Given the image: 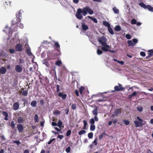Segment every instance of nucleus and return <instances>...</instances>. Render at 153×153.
Segmentation results:
<instances>
[{"label":"nucleus","instance_id":"f257e3e1","mask_svg":"<svg viewBox=\"0 0 153 153\" xmlns=\"http://www.w3.org/2000/svg\"><path fill=\"white\" fill-rule=\"evenodd\" d=\"M16 24H17L18 27H19L21 29L23 28L24 26L23 24H22L20 22H16L14 21H13L11 22V26L10 28H9L7 26H6V28H7L9 29V33H11L13 31H17V28L16 27L14 28L13 30H12V28L13 27V25Z\"/></svg>","mask_w":153,"mask_h":153},{"label":"nucleus","instance_id":"f03ea898","mask_svg":"<svg viewBox=\"0 0 153 153\" xmlns=\"http://www.w3.org/2000/svg\"><path fill=\"white\" fill-rule=\"evenodd\" d=\"M82 15L84 16H85L88 13H89L90 15H92L94 13L93 10L88 6L83 7L82 9Z\"/></svg>","mask_w":153,"mask_h":153},{"label":"nucleus","instance_id":"7ed1b4c3","mask_svg":"<svg viewBox=\"0 0 153 153\" xmlns=\"http://www.w3.org/2000/svg\"><path fill=\"white\" fill-rule=\"evenodd\" d=\"M53 42L54 43L55 49H56V51L57 52L56 55H59L61 54L60 45L58 42L54 41Z\"/></svg>","mask_w":153,"mask_h":153},{"label":"nucleus","instance_id":"20e7f679","mask_svg":"<svg viewBox=\"0 0 153 153\" xmlns=\"http://www.w3.org/2000/svg\"><path fill=\"white\" fill-rule=\"evenodd\" d=\"M137 120L139 121V122L137 120H135L134 121V123L135 125V127H138L140 126H142L143 120L142 119L138 116H137Z\"/></svg>","mask_w":153,"mask_h":153},{"label":"nucleus","instance_id":"39448f33","mask_svg":"<svg viewBox=\"0 0 153 153\" xmlns=\"http://www.w3.org/2000/svg\"><path fill=\"white\" fill-rule=\"evenodd\" d=\"M81 13H82V9L80 8L78 9L76 13V16L79 19L81 20L83 17L81 14Z\"/></svg>","mask_w":153,"mask_h":153},{"label":"nucleus","instance_id":"423d86ee","mask_svg":"<svg viewBox=\"0 0 153 153\" xmlns=\"http://www.w3.org/2000/svg\"><path fill=\"white\" fill-rule=\"evenodd\" d=\"M106 41V38L104 36H102L98 40V42L101 44L102 45L107 44Z\"/></svg>","mask_w":153,"mask_h":153},{"label":"nucleus","instance_id":"0eeeda50","mask_svg":"<svg viewBox=\"0 0 153 153\" xmlns=\"http://www.w3.org/2000/svg\"><path fill=\"white\" fill-rule=\"evenodd\" d=\"M57 54V53H53L50 52L49 53H48V59L49 60L51 59H55V57L58 56V55H56Z\"/></svg>","mask_w":153,"mask_h":153},{"label":"nucleus","instance_id":"6e6552de","mask_svg":"<svg viewBox=\"0 0 153 153\" xmlns=\"http://www.w3.org/2000/svg\"><path fill=\"white\" fill-rule=\"evenodd\" d=\"M23 46L20 43L17 44L15 47L16 51L21 52L23 50Z\"/></svg>","mask_w":153,"mask_h":153},{"label":"nucleus","instance_id":"1a4fd4ad","mask_svg":"<svg viewBox=\"0 0 153 153\" xmlns=\"http://www.w3.org/2000/svg\"><path fill=\"white\" fill-rule=\"evenodd\" d=\"M21 10H20L19 13L16 14V22H20L21 21L22 18V13H21Z\"/></svg>","mask_w":153,"mask_h":153},{"label":"nucleus","instance_id":"9d476101","mask_svg":"<svg viewBox=\"0 0 153 153\" xmlns=\"http://www.w3.org/2000/svg\"><path fill=\"white\" fill-rule=\"evenodd\" d=\"M17 128L20 133H22L24 131V127L23 125L21 124H19L17 125Z\"/></svg>","mask_w":153,"mask_h":153},{"label":"nucleus","instance_id":"9b49d317","mask_svg":"<svg viewBox=\"0 0 153 153\" xmlns=\"http://www.w3.org/2000/svg\"><path fill=\"white\" fill-rule=\"evenodd\" d=\"M102 49L105 52L109 51L108 49L110 48L109 46L107 44L102 45Z\"/></svg>","mask_w":153,"mask_h":153},{"label":"nucleus","instance_id":"f8f14e48","mask_svg":"<svg viewBox=\"0 0 153 153\" xmlns=\"http://www.w3.org/2000/svg\"><path fill=\"white\" fill-rule=\"evenodd\" d=\"M15 69L17 72L20 73L22 71V68L20 65H17L16 66Z\"/></svg>","mask_w":153,"mask_h":153},{"label":"nucleus","instance_id":"ddd939ff","mask_svg":"<svg viewBox=\"0 0 153 153\" xmlns=\"http://www.w3.org/2000/svg\"><path fill=\"white\" fill-rule=\"evenodd\" d=\"M121 111L122 109L121 108L116 109L115 110L114 112V114H113L112 115L113 117H114V115L116 116H117L121 112Z\"/></svg>","mask_w":153,"mask_h":153},{"label":"nucleus","instance_id":"4468645a","mask_svg":"<svg viewBox=\"0 0 153 153\" xmlns=\"http://www.w3.org/2000/svg\"><path fill=\"white\" fill-rule=\"evenodd\" d=\"M19 105L18 102H15L13 105V109L15 111L18 110L19 108Z\"/></svg>","mask_w":153,"mask_h":153},{"label":"nucleus","instance_id":"2eb2a0df","mask_svg":"<svg viewBox=\"0 0 153 153\" xmlns=\"http://www.w3.org/2000/svg\"><path fill=\"white\" fill-rule=\"evenodd\" d=\"M25 119L23 117H19L17 120V122L19 124L23 123L25 122Z\"/></svg>","mask_w":153,"mask_h":153},{"label":"nucleus","instance_id":"dca6fc26","mask_svg":"<svg viewBox=\"0 0 153 153\" xmlns=\"http://www.w3.org/2000/svg\"><path fill=\"white\" fill-rule=\"evenodd\" d=\"M58 96L59 97H61L62 98L63 100L65 99L67 97V95L66 94H63L61 92L58 94Z\"/></svg>","mask_w":153,"mask_h":153},{"label":"nucleus","instance_id":"f3484780","mask_svg":"<svg viewBox=\"0 0 153 153\" xmlns=\"http://www.w3.org/2000/svg\"><path fill=\"white\" fill-rule=\"evenodd\" d=\"M3 115L5 117L4 119L5 120H8V114L6 111H3L2 112Z\"/></svg>","mask_w":153,"mask_h":153},{"label":"nucleus","instance_id":"a211bd4d","mask_svg":"<svg viewBox=\"0 0 153 153\" xmlns=\"http://www.w3.org/2000/svg\"><path fill=\"white\" fill-rule=\"evenodd\" d=\"M6 71V69L4 67H2L0 68V73L1 74H5Z\"/></svg>","mask_w":153,"mask_h":153},{"label":"nucleus","instance_id":"6ab92c4d","mask_svg":"<svg viewBox=\"0 0 153 153\" xmlns=\"http://www.w3.org/2000/svg\"><path fill=\"white\" fill-rule=\"evenodd\" d=\"M82 27L83 31H85L88 29V26L84 23H82Z\"/></svg>","mask_w":153,"mask_h":153},{"label":"nucleus","instance_id":"aec40b11","mask_svg":"<svg viewBox=\"0 0 153 153\" xmlns=\"http://www.w3.org/2000/svg\"><path fill=\"white\" fill-rule=\"evenodd\" d=\"M55 64L56 65L60 67L61 66L62 64V61L60 60H57L55 62Z\"/></svg>","mask_w":153,"mask_h":153},{"label":"nucleus","instance_id":"412c9836","mask_svg":"<svg viewBox=\"0 0 153 153\" xmlns=\"http://www.w3.org/2000/svg\"><path fill=\"white\" fill-rule=\"evenodd\" d=\"M42 62L46 66H47V67H49V66H50V64L48 62L47 59H46L43 60V61Z\"/></svg>","mask_w":153,"mask_h":153},{"label":"nucleus","instance_id":"4be33fe9","mask_svg":"<svg viewBox=\"0 0 153 153\" xmlns=\"http://www.w3.org/2000/svg\"><path fill=\"white\" fill-rule=\"evenodd\" d=\"M22 89L23 90V91H21V93H22V95L24 96H26L28 94L27 91L24 90V89L23 88H22Z\"/></svg>","mask_w":153,"mask_h":153},{"label":"nucleus","instance_id":"5701e85b","mask_svg":"<svg viewBox=\"0 0 153 153\" xmlns=\"http://www.w3.org/2000/svg\"><path fill=\"white\" fill-rule=\"evenodd\" d=\"M139 5L143 8L146 9L147 5H146L144 3L142 2H140L139 3Z\"/></svg>","mask_w":153,"mask_h":153},{"label":"nucleus","instance_id":"b1692460","mask_svg":"<svg viewBox=\"0 0 153 153\" xmlns=\"http://www.w3.org/2000/svg\"><path fill=\"white\" fill-rule=\"evenodd\" d=\"M92 112L93 114L95 116H97V106H96L95 108L93 110Z\"/></svg>","mask_w":153,"mask_h":153},{"label":"nucleus","instance_id":"393cba45","mask_svg":"<svg viewBox=\"0 0 153 153\" xmlns=\"http://www.w3.org/2000/svg\"><path fill=\"white\" fill-rule=\"evenodd\" d=\"M87 17L89 19L92 20L94 23H97L98 22L97 19L96 18H93L90 16H88Z\"/></svg>","mask_w":153,"mask_h":153},{"label":"nucleus","instance_id":"a878e982","mask_svg":"<svg viewBox=\"0 0 153 153\" xmlns=\"http://www.w3.org/2000/svg\"><path fill=\"white\" fill-rule=\"evenodd\" d=\"M82 121L84 124V126L82 128V129H86L87 128H86V126L88 125L87 121L85 120H83Z\"/></svg>","mask_w":153,"mask_h":153},{"label":"nucleus","instance_id":"bb28decb","mask_svg":"<svg viewBox=\"0 0 153 153\" xmlns=\"http://www.w3.org/2000/svg\"><path fill=\"white\" fill-rule=\"evenodd\" d=\"M36 104L37 102L36 101L33 100L31 102L30 105L32 107H34L36 106Z\"/></svg>","mask_w":153,"mask_h":153},{"label":"nucleus","instance_id":"cd10ccee","mask_svg":"<svg viewBox=\"0 0 153 153\" xmlns=\"http://www.w3.org/2000/svg\"><path fill=\"white\" fill-rule=\"evenodd\" d=\"M148 9L149 10L152 12H153V7L151 5H147L146 7V9Z\"/></svg>","mask_w":153,"mask_h":153},{"label":"nucleus","instance_id":"c85d7f7f","mask_svg":"<svg viewBox=\"0 0 153 153\" xmlns=\"http://www.w3.org/2000/svg\"><path fill=\"white\" fill-rule=\"evenodd\" d=\"M103 25L107 27L108 28L110 26V24L106 21H104L103 22Z\"/></svg>","mask_w":153,"mask_h":153},{"label":"nucleus","instance_id":"c756f323","mask_svg":"<svg viewBox=\"0 0 153 153\" xmlns=\"http://www.w3.org/2000/svg\"><path fill=\"white\" fill-rule=\"evenodd\" d=\"M127 43L129 47L134 46V44L131 40H128L127 41Z\"/></svg>","mask_w":153,"mask_h":153},{"label":"nucleus","instance_id":"7c9ffc66","mask_svg":"<svg viewBox=\"0 0 153 153\" xmlns=\"http://www.w3.org/2000/svg\"><path fill=\"white\" fill-rule=\"evenodd\" d=\"M114 30L117 31H119L121 30V27L120 25H117L115 27Z\"/></svg>","mask_w":153,"mask_h":153},{"label":"nucleus","instance_id":"2f4dec72","mask_svg":"<svg viewBox=\"0 0 153 153\" xmlns=\"http://www.w3.org/2000/svg\"><path fill=\"white\" fill-rule=\"evenodd\" d=\"M108 29L109 32L110 33V34H111L112 35H113L114 34V31L110 26L108 27Z\"/></svg>","mask_w":153,"mask_h":153},{"label":"nucleus","instance_id":"473e14b6","mask_svg":"<svg viewBox=\"0 0 153 153\" xmlns=\"http://www.w3.org/2000/svg\"><path fill=\"white\" fill-rule=\"evenodd\" d=\"M86 132V131L85 130H81L79 131L78 133V134L79 135H82L83 134H85Z\"/></svg>","mask_w":153,"mask_h":153},{"label":"nucleus","instance_id":"72a5a7b5","mask_svg":"<svg viewBox=\"0 0 153 153\" xmlns=\"http://www.w3.org/2000/svg\"><path fill=\"white\" fill-rule=\"evenodd\" d=\"M34 120L35 123H37L39 122V117L38 115L37 114H36L35 115Z\"/></svg>","mask_w":153,"mask_h":153},{"label":"nucleus","instance_id":"f704fd0d","mask_svg":"<svg viewBox=\"0 0 153 153\" xmlns=\"http://www.w3.org/2000/svg\"><path fill=\"white\" fill-rule=\"evenodd\" d=\"M113 10L114 12L116 14H118L119 13V10L116 7H114L113 8Z\"/></svg>","mask_w":153,"mask_h":153},{"label":"nucleus","instance_id":"c9c22d12","mask_svg":"<svg viewBox=\"0 0 153 153\" xmlns=\"http://www.w3.org/2000/svg\"><path fill=\"white\" fill-rule=\"evenodd\" d=\"M16 124L14 121H12L11 122L10 126L12 128H14L15 127Z\"/></svg>","mask_w":153,"mask_h":153},{"label":"nucleus","instance_id":"e433bc0d","mask_svg":"<svg viewBox=\"0 0 153 153\" xmlns=\"http://www.w3.org/2000/svg\"><path fill=\"white\" fill-rule=\"evenodd\" d=\"M148 55H149L151 57L153 56V49L150 50L148 51Z\"/></svg>","mask_w":153,"mask_h":153},{"label":"nucleus","instance_id":"4c0bfd02","mask_svg":"<svg viewBox=\"0 0 153 153\" xmlns=\"http://www.w3.org/2000/svg\"><path fill=\"white\" fill-rule=\"evenodd\" d=\"M62 121L61 120H59L58 122V123L57 124V126H58V127L59 128H61L62 127Z\"/></svg>","mask_w":153,"mask_h":153},{"label":"nucleus","instance_id":"58836bf2","mask_svg":"<svg viewBox=\"0 0 153 153\" xmlns=\"http://www.w3.org/2000/svg\"><path fill=\"white\" fill-rule=\"evenodd\" d=\"M95 129V126L94 125H91L90 127V130L91 131H94Z\"/></svg>","mask_w":153,"mask_h":153},{"label":"nucleus","instance_id":"ea45409f","mask_svg":"<svg viewBox=\"0 0 153 153\" xmlns=\"http://www.w3.org/2000/svg\"><path fill=\"white\" fill-rule=\"evenodd\" d=\"M16 49L15 50L14 49L10 48L9 49V51L10 53L13 54L14 53L16 52Z\"/></svg>","mask_w":153,"mask_h":153},{"label":"nucleus","instance_id":"a19ab883","mask_svg":"<svg viewBox=\"0 0 153 153\" xmlns=\"http://www.w3.org/2000/svg\"><path fill=\"white\" fill-rule=\"evenodd\" d=\"M88 138L90 139H92L93 136V134L92 132H90L88 133Z\"/></svg>","mask_w":153,"mask_h":153},{"label":"nucleus","instance_id":"79ce46f5","mask_svg":"<svg viewBox=\"0 0 153 153\" xmlns=\"http://www.w3.org/2000/svg\"><path fill=\"white\" fill-rule=\"evenodd\" d=\"M114 91H121L120 90V89L119 88V86L117 85H116L114 86Z\"/></svg>","mask_w":153,"mask_h":153},{"label":"nucleus","instance_id":"37998d69","mask_svg":"<svg viewBox=\"0 0 153 153\" xmlns=\"http://www.w3.org/2000/svg\"><path fill=\"white\" fill-rule=\"evenodd\" d=\"M118 85L119 86V88L121 91H123L125 89V88L123 87L122 85V84L120 83H118Z\"/></svg>","mask_w":153,"mask_h":153},{"label":"nucleus","instance_id":"c03bdc74","mask_svg":"<svg viewBox=\"0 0 153 153\" xmlns=\"http://www.w3.org/2000/svg\"><path fill=\"white\" fill-rule=\"evenodd\" d=\"M90 123L91 124V125H94L95 123V121L94 119L92 118L90 120Z\"/></svg>","mask_w":153,"mask_h":153},{"label":"nucleus","instance_id":"a18cd8bd","mask_svg":"<svg viewBox=\"0 0 153 153\" xmlns=\"http://www.w3.org/2000/svg\"><path fill=\"white\" fill-rule=\"evenodd\" d=\"M123 121L126 125H128L130 123L129 121L128 120H123Z\"/></svg>","mask_w":153,"mask_h":153},{"label":"nucleus","instance_id":"49530a36","mask_svg":"<svg viewBox=\"0 0 153 153\" xmlns=\"http://www.w3.org/2000/svg\"><path fill=\"white\" fill-rule=\"evenodd\" d=\"M97 54H98L99 55H101L102 54V51L100 50V49H98L97 50Z\"/></svg>","mask_w":153,"mask_h":153},{"label":"nucleus","instance_id":"de8ad7c7","mask_svg":"<svg viewBox=\"0 0 153 153\" xmlns=\"http://www.w3.org/2000/svg\"><path fill=\"white\" fill-rule=\"evenodd\" d=\"M137 21L134 19H133L131 21V23L132 25L136 24Z\"/></svg>","mask_w":153,"mask_h":153},{"label":"nucleus","instance_id":"09e8293b","mask_svg":"<svg viewBox=\"0 0 153 153\" xmlns=\"http://www.w3.org/2000/svg\"><path fill=\"white\" fill-rule=\"evenodd\" d=\"M84 90V88L83 86L81 87L79 89V91L80 94H82V92Z\"/></svg>","mask_w":153,"mask_h":153},{"label":"nucleus","instance_id":"8fccbe9b","mask_svg":"<svg viewBox=\"0 0 153 153\" xmlns=\"http://www.w3.org/2000/svg\"><path fill=\"white\" fill-rule=\"evenodd\" d=\"M71 130H68L66 133V136H67V137H68V136H69L71 134Z\"/></svg>","mask_w":153,"mask_h":153},{"label":"nucleus","instance_id":"3c124183","mask_svg":"<svg viewBox=\"0 0 153 153\" xmlns=\"http://www.w3.org/2000/svg\"><path fill=\"white\" fill-rule=\"evenodd\" d=\"M132 40L133 42V43H134V45L136 44L138 42L137 39L135 38L133 39H132Z\"/></svg>","mask_w":153,"mask_h":153},{"label":"nucleus","instance_id":"603ef678","mask_svg":"<svg viewBox=\"0 0 153 153\" xmlns=\"http://www.w3.org/2000/svg\"><path fill=\"white\" fill-rule=\"evenodd\" d=\"M76 105L75 104H73L71 106V108L73 110L75 109L76 108Z\"/></svg>","mask_w":153,"mask_h":153},{"label":"nucleus","instance_id":"864d4df0","mask_svg":"<svg viewBox=\"0 0 153 153\" xmlns=\"http://www.w3.org/2000/svg\"><path fill=\"white\" fill-rule=\"evenodd\" d=\"M60 111L56 110L53 112V114H54L59 115L60 114Z\"/></svg>","mask_w":153,"mask_h":153},{"label":"nucleus","instance_id":"5fc2aeb1","mask_svg":"<svg viewBox=\"0 0 153 153\" xmlns=\"http://www.w3.org/2000/svg\"><path fill=\"white\" fill-rule=\"evenodd\" d=\"M65 151L67 153H69L71 151V147L70 146L67 147L65 149Z\"/></svg>","mask_w":153,"mask_h":153},{"label":"nucleus","instance_id":"6e6d98bb","mask_svg":"<svg viewBox=\"0 0 153 153\" xmlns=\"http://www.w3.org/2000/svg\"><path fill=\"white\" fill-rule=\"evenodd\" d=\"M13 143H16L17 146H19L20 144H21V143L19 140H14Z\"/></svg>","mask_w":153,"mask_h":153},{"label":"nucleus","instance_id":"4d7b16f0","mask_svg":"<svg viewBox=\"0 0 153 153\" xmlns=\"http://www.w3.org/2000/svg\"><path fill=\"white\" fill-rule=\"evenodd\" d=\"M39 79H40V82L42 85L45 84V82L43 81V79L42 78L39 76Z\"/></svg>","mask_w":153,"mask_h":153},{"label":"nucleus","instance_id":"13d9d810","mask_svg":"<svg viewBox=\"0 0 153 153\" xmlns=\"http://www.w3.org/2000/svg\"><path fill=\"white\" fill-rule=\"evenodd\" d=\"M126 37L128 39H130L131 38V36L129 34H126Z\"/></svg>","mask_w":153,"mask_h":153},{"label":"nucleus","instance_id":"bf43d9fd","mask_svg":"<svg viewBox=\"0 0 153 153\" xmlns=\"http://www.w3.org/2000/svg\"><path fill=\"white\" fill-rule=\"evenodd\" d=\"M137 109L138 111H141L143 110V108L141 106H138L137 108Z\"/></svg>","mask_w":153,"mask_h":153},{"label":"nucleus","instance_id":"052dcab7","mask_svg":"<svg viewBox=\"0 0 153 153\" xmlns=\"http://www.w3.org/2000/svg\"><path fill=\"white\" fill-rule=\"evenodd\" d=\"M105 134V133L104 132V133H103L102 134L100 135L99 136V139L101 140L103 137V135H104Z\"/></svg>","mask_w":153,"mask_h":153},{"label":"nucleus","instance_id":"680f3d73","mask_svg":"<svg viewBox=\"0 0 153 153\" xmlns=\"http://www.w3.org/2000/svg\"><path fill=\"white\" fill-rule=\"evenodd\" d=\"M55 140V138H53L51 140H50L49 142H47V144L48 143V145H50L51 143L53 141Z\"/></svg>","mask_w":153,"mask_h":153},{"label":"nucleus","instance_id":"e2e57ef3","mask_svg":"<svg viewBox=\"0 0 153 153\" xmlns=\"http://www.w3.org/2000/svg\"><path fill=\"white\" fill-rule=\"evenodd\" d=\"M9 3L10 4V2H9V1H8V2H7V1H6L5 2H4V3H3V5H4V6H5V7H6V6L7 5V6H8V3Z\"/></svg>","mask_w":153,"mask_h":153},{"label":"nucleus","instance_id":"0e129e2a","mask_svg":"<svg viewBox=\"0 0 153 153\" xmlns=\"http://www.w3.org/2000/svg\"><path fill=\"white\" fill-rule=\"evenodd\" d=\"M97 138H96L94 140L93 142H92V144L94 143V145L95 146H96L97 145Z\"/></svg>","mask_w":153,"mask_h":153},{"label":"nucleus","instance_id":"69168bd1","mask_svg":"<svg viewBox=\"0 0 153 153\" xmlns=\"http://www.w3.org/2000/svg\"><path fill=\"white\" fill-rule=\"evenodd\" d=\"M60 90L59 89V85H56V91L57 92H59Z\"/></svg>","mask_w":153,"mask_h":153},{"label":"nucleus","instance_id":"338daca9","mask_svg":"<svg viewBox=\"0 0 153 153\" xmlns=\"http://www.w3.org/2000/svg\"><path fill=\"white\" fill-rule=\"evenodd\" d=\"M40 104L41 105H43L44 104V101L42 99L40 100Z\"/></svg>","mask_w":153,"mask_h":153},{"label":"nucleus","instance_id":"774afa93","mask_svg":"<svg viewBox=\"0 0 153 153\" xmlns=\"http://www.w3.org/2000/svg\"><path fill=\"white\" fill-rule=\"evenodd\" d=\"M140 55L142 56L143 57H144L146 56V53L144 52L141 51L140 52Z\"/></svg>","mask_w":153,"mask_h":153}]
</instances>
